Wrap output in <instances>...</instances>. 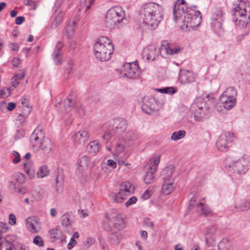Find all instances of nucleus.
I'll return each mask as SVG.
<instances>
[{
    "label": "nucleus",
    "instance_id": "nucleus-1",
    "mask_svg": "<svg viewBox=\"0 0 250 250\" xmlns=\"http://www.w3.org/2000/svg\"><path fill=\"white\" fill-rule=\"evenodd\" d=\"M184 0L176 1L173 8V16L176 22L181 21L182 29L187 31L194 30L201 22L202 15L199 11H196L185 5Z\"/></svg>",
    "mask_w": 250,
    "mask_h": 250
},
{
    "label": "nucleus",
    "instance_id": "nucleus-2",
    "mask_svg": "<svg viewBox=\"0 0 250 250\" xmlns=\"http://www.w3.org/2000/svg\"><path fill=\"white\" fill-rule=\"evenodd\" d=\"M94 51L97 59L101 61H106L110 59L111 55L113 53V45L107 37L101 36L94 44Z\"/></svg>",
    "mask_w": 250,
    "mask_h": 250
},
{
    "label": "nucleus",
    "instance_id": "nucleus-3",
    "mask_svg": "<svg viewBox=\"0 0 250 250\" xmlns=\"http://www.w3.org/2000/svg\"><path fill=\"white\" fill-rule=\"evenodd\" d=\"M156 7L155 2H149L143 6L140 13V21L148 26V28L155 30L156 28Z\"/></svg>",
    "mask_w": 250,
    "mask_h": 250
},
{
    "label": "nucleus",
    "instance_id": "nucleus-4",
    "mask_svg": "<svg viewBox=\"0 0 250 250\" xmlns=\"http://www.w3.org/2000/svg\"><path fill=\"white\" fill-rule=\"evenodd\" d=\"M125 19V12L122 7L114 6L107 12L104 24L106 28L112 29L120 23Z\"/></svg>",
    "mask_w": 250,
    "mask_h": 250
},
{
    "label": "nucleus",
    "instance_id": "nucleus-5",
    "mask_svg": "<svg viewBox=\"0 0 250 250\" xmlns=\"http://www.w3.org/2000/svg\"><path fill=\"white\" fill-rule=\"evenodd\" d=\"M249 163L250 158L244 156L231 164L227 162L225 167L229 170L233 171L234 173L242 175L245 174L248 169Z\"/></svg>",
    "mask_w": 250,
    "mask_h": 250
},
{
    "label": "nucleus",
    "instance_id": "nucleus-6",
    "mask_svg": "<svg viewBox=\"0 0 250 250\" xmlns=\"http://www.w3.org/2000/svg\"><path fill=\"white\" fill-rule=\"evenodd\" d=\"M139 68V66L137 62L126 63L123 64L120 73L124 77L136 79L140 74Z\"/></svg>",
    "mask_w": 250,
    "mask_h": 250
},
{
    "label": "nucleus",
    "instance_id": "nucleus-7",
    "mask_svg": "<svg viewBox=\"0 0 250 250\" xmlns=\"http://www.w3.org/2000/svg\"><path fill=\"white\" fill-rule=\"evenodd\" d=\"M234 134L232 133L225 132L220 135L216 142L217 149L221 151H226L233 141Z\"/></svg>",
    "mask_w": 250,
    "mask_h": 250
},
{
    "label": "nucleus",
    "instance_id": "nucleus-8",
    "mask_svg": "<svg viewBox=\"0 0 250 250\" xmlns=\"http://www.w3.org/2000/svg\"><path fill=\"white\" fill-rule=\"evenodd\" d=\"M205 103L201 99H197L191 106L192 112H194L193 117L195 121H201L205 115Z\"/></svg>",
    "mask_w": 250,
    "mask_h": 250
},
{
    "label": "nucleus",
    "instance_id": "nucleus-9",
    "mask_svg": "<svg viewBox=\"0 0 250 250\" xmlns=\"http://www.w3.org/2000/svg\"><path fill=\"white\" fill-rule=\"evenodd\" d=\"M232 13L233 20L237 25L246 26L250 21V14L247 15L246 10H233Z\"/></svg>",
    "mask_w": 250,
    "mask_h": 250
},
{
    "label": "nucleus",
    "instance_id": "nucleus-10",
    "mask_svg": "<svg viewBox=\"0 0 250 250\" xmlns=\"http://www.w3.org/2000/svg\"><path fill=\"white\" fill-rule=\"evenodd\" d=\"M44 136V132L39 126H37L34 130L30 138V142L33 149L39 150L40 143L43 139Z\"/></svg>",
    "mask_w": 250,
    "mask_h": 250
},
{
    "label": "nucleus",
    "instance_id": "nucleus-11",
    "mask_svg": "<svg viewBox=\"0 0 250 250\" xmlns=\"http://www.w3.org/2000/svg\"><path fill=\"white\" fill-rule=\"evenodd\" d=\"M89 138L88 132L85 130H81L74 133L72 136L74 146L78 148L84 146Z\"/></svg>",
    "mask_w": 250,
    "mask_h": 250
},
{
    "label": "nucleus",
    "instance_id": "nucleus-12",
    "mask_svg": "<svg viewBox=\"0 0 250 250\" xmlns=\"http://www.w3.org/2000/svg\"><path fill=\"white\" fill-rule=\"evenodd\" d=\"M156 100L154 97L146 96L142 99L141 108L142 110L147 114H152L155 113Z\"/></svg>",
    "mask_w": 250,
    "mask_h": 250
},
{
    "label": "nucleus",
    "instance_id": "nucleus-13",
    "mask_svg": "<svg viewBox=\"0 0 250 250\" xmlns=\"http://www.w3.org/2000/svg\"><path fill=\"white\" fill-rule=\"evenodd\" d=\"M109 129L115 131L117 134L123 133L127 128L126 121L123 118H116L110 121Z\"/></svg>",
    "mask_w": 250,
    "mask_h": 250
},
{
    "label": "nucleus",
    "instance_id": "nucleus-14",
    "mask_svg": "<svg viewBox=\"0 0 250 250\" xmlns=\"http://www.w3.org/2000/svg\"><path fill=\"white\" fill-rule=\"evenodd\" d=\"M27 229L32 233H37L41 229V224L35 217H29L25 220Z\"/></svg>",
    "mask_w": 250,
    "mask_h": 250
},
{
    "label": "nucleus",
    "instance_id": "nucleus-15",
    "mask_svg": "<svg viewBox=\"0 0 250 250\" xmlns=\"http://www.w3.org/2000/svg\"><path fill=\"white\" fill-rule=\"evenodd\" d=\"M148 165L150 170L146 173L144 179L145 182L147 184H151L155 181L156 171V159L154 158L150 161Z\"/></svg>",
    "mask_w": 250,
    "mask_h": 250
},
{
    "label": "nucleus",
    "instance_id": "nucleus-16",
    "mask_svg": "<svg viewBox=\"0 0 250 250\" xmlns=\"http://www.w3.org/2000/svg\"><path fill=\"white\" fill-rule=\"evenodd\" d=\"M12 181L9 182L8 187L14 192L16 191V183L22 184L25 182V175L20 172L15 173L11 176Z\"/></svg>",
    "mask_w": 250,
    "mask_h": 250
},
{
    "label": "nucleus",
    "instance_id": "nucleus-17",
    "mask_svg": "<svg viewBox=\"0 0 250 250\" xmlns=\"http://www.w3.org/2000/svg\"><path fill=\"white\" fill-rule=\"evenodd\" d=\"M156 47L155 45H150L145 48L142 53L143 59L145 61L152 62L156 58Z\"/></svg>",
    "mask_w": 250,
    "mask_h": 250
},
{
    "label": "nucleus",
    "instance_id": "nucleus-18",
    "mask_svg": "<svg viewBox=\"0 0 250 250\" xmlns=\"http://www.w3.org/2000/svg\"><path fill=\"white\" fill-rule=\"evenodd\" d=\"M182 49L183 48L179 45H175L173 47L170 46L167 41H163L162 42L160 48V53L161 54L162 52L164 51L167 54L172 55L179 53Z\"/></svg>",
    "mask_w": 250,
    "mask_h": 250
},
{
    "label": "nucleus",
    "instance_id": "nucleus-19",
    "mask_svg": "<svg viewBox=\"0 0 250 250\" xmlns=\"http://www.w3.org/2000/svg\"><path fill=\"white\" fill-rule=\"evenodd\" d=\"M174 170L173 165H170L162 169L160 177L164 181H172V175Z\"/></svg>",
    "mask_w": 250,
    "mask_h": 250
},
{
    "label": "nucleus",
    "instance_id": "nucleus-20",
    "mask_svg": "<svg viewBox=\"0 0 250 250\" xmlns=\"http://www.w3.org/2000/svg\"><path fill=\"white\" fill-rule=\"evenodd\" d=\"M90 164V159L88 156L84 155L80 157L77 161V168L80 171L86 170Z\"/></svg>",
    "mask_w": 250,
    "mask_h": 250
},
{
    "label": "nucleus",
    "instance_id": "nucleus-21",
    "mask_svg": "<svg viewBox=\"0 0 250 250\" xmlns=\"http://www.w3.org/2000/svg\"><path fill=\"white\" fill-rule=\"evenodd\" d=\"M40 146L39 150L41 149L43 153L48 154L52 150V143L51 140L48 138L44 137L40 143Z\"/></svg>",
    "mask_w": 250,
    "mask_h": 250
},
{
    "label": "nucleus",
    "instance_id": "nucleus-22",
    "mask_svg": "<svg viewBox=\"0 0 250 250\" xmlns=\"http://www.w3.org/2000/svg\"><path fill=\"white\" fill-rule=\"evenodd\" d=\"M179 78L182 83H190L193 81L192 73L188 70H181L179 73Z\"/></svg>",
    "mask_w": 250,
    "mask_h": 250
},
{
    "label": "nucleus",
    "instance_id": "nucleus-23",
    "mask_svg": "<svg viewBox=\"0 0 250 250\" xmlns=\"http://www.w3.org/2000/svg\"><path fill=\"white\" fill-rule=\"evenodd\" d=\"M220 101L224 108L229 110L233 108L236 104V99L229 98L225 96L220 97Z\"/></svg>",
    "mask_w": 250,
    "mask_h": 250
},
{
    "label": "nucleus",
    "instance_id": "nucleus-24",
    "mask_svg": "<svg viewBox=\"0 0 250 250\" xmlns=\"http://www.w3.org/2000/svg\"><path fill=\"white\" fill-rule=\"evenodd\" d=\"M134 189V187L130 182L125 181L122 183L120 191L125 196H127L132 193Z\"/></svg>",
    "mask_w": 250,
    "mask_h": 250
},
{
    "label": "nucleus",
    "instance_id": "nucleus-25",
    "mask_svg": "<svg viewBox=\"0 0 250 250\" xmlns=\"http://www.w3.org/2000/svg\"><path fill=\"white\" fill-rule=\"evenodd\" d=\"M173 182L172 181H164L162 186L161 194L167 195L170 194L173 190Z\"/></svg>",
    "mask_w": 250,
    "mask_h": 250
},
{
    "label": "nucleus",
    "instance_id": "nucleus-26",
    "mask_svg": "<svg viewBox=\"0 0 250 250\" xmlns=\"http://www.w3.org/2000/svg\"><path fill=\"white\" fill-rule=\"evenodd\" d=\"M62 46L63 45L62 43L60 42H58L56 44L55 49L52 54V56L56 65H59L61 63V60L58 58L61 55V50Z\"/></svg>",
    "mask_w": 250,
    "mask_h": 250
},
{
    "label": "nucleus",
    "instance_id": "nucleus-27",
    "mask_svg": "<svg viewBox=\"0 0 250 250\" xmlns=\"http://www.w3.org/2000/svg\"><path fill=\"white\" fill-rule=\"evenodd\" d=\"M197 211L201 214L205 216H210L212 214V210L206 205H204L202 202L197 205Z\"/></svg>",
    "mask_w": 250,
    "mask_h": 250
},
{
    "label": "nucleus",
    "instance_id": "nucleus-28",
    "mask_svg": "<svg viewBox=\"0 0 250 250\" xmlns=\"http://www.w3.org/2000/svg\"><path fill=\"white\" fill-rule=\"evenodd\" d=\"M246 5L250 6V0H247L246 2L243 0H237L233 3V10H246Z\"/></svg>",
    "mask_w": 250,
    "mask_h": 250
},
{
    "label": "nucleus",
    "instance_id": "nucleus-29",
    "mask_svg": "<svg viewBox=\"0 0 250 250\" xmlns=\"http://www.w3.org/2000/svg\"><path fill=\"white\" fill-rule=\"evenodd\" d=\"M8 236L4 240L0 241V250H15L13 244L8 240Z\"/></svg>",
    "mask_w": 250,
    "mask_h": 250
},
{
    "label": "nucleus",
    "instance_id": "nucleus-30",
    "mask_svg": "<svg viewBox=\"0 0 250 250\" xmlns=\"http://www.w3.org/2000/svg\"><path fill=\"white\" fill-rule=\"evenodd\" d=\"M112 221L115 229L119 230L124 227V220L120 215L113 217Z\"/></svg>",
    "mask_w": 250,
    "mask_h": 250
},
{
    "label": "nucleus",
    "instance_id": "nucleus-31",
    "mask_svg": "<svg viewBox=\"0 0 250 250\" xmlns=\"http://www.w3.org/2000/svg\"><path fill=\"white\" fill-rule=\"evenodd\" d=\"M75 102L71 97V96H68L64 100V107L66 112H69L74 105H76Z\"/></svg>",
    "mask_w": 250,
    "mask_h": 250
},
{
    "label": "nucleus",
    "instance_id": "nucleus-32",
    "mask_svg": "<svg viewBox=\"0 0 250 250\" xmlns=\"http://www.w3.org/2000/svg\"><path fill=\"white\" fill-rule=\"evenodd\" d=\"M218 248L219 250H232L230 243L226 239H223L219 243Z\"/></svg>",
    "mask_w": 250,
    "mask_h": 250
},
{
    "label": "nucleus",
    "instance_id": "nucleus-33",
    "mask_svg": "<svg viewBox=\"0 0 250 250\" xmlns=\"http://www.w3.org/2000/svg\"><path fill=\"white\" fill-rule=\"evenodd\" d=\"M100 147V144L97 141H92L88 146V151L90 153L96 154L99 151Z\"/></svg>",
    "mask_w": 250,
    "mask_h": 250
},
{
    "label": "nucleus",
    "instance_id": "nucleus-34",
    "mask_svg": "<svg viewBox=\"0 0 250 250\" xmlns=\"http://www.w3.org/2000/svg\"><path fill=\"white\" fill-rule=\"evenodd\" d=\"M237 91L234 88L230 87L228 88L224 93L221 96L228 97L229 98L236 99Z\"/></svg>",
    "mask_w": 250,
    "mask_h": 250
},
{
    "label": "nucleus",
    "instance_id": "nucleus-35",
    "mask_svg": "<svg viewBox=\"0 0 250 250\" xmlns=\"http://www.w3.org/2000/svg\"><path fill=\"white\" fill-rule=\"evenodd\" d=\"M49 174V171L48 167L46 165H43L40 167L37 173V176L39 178H42L48 175Z\"/></svg>",
    "mask_w": 250,
    "mask_h": 250
},
{
    "label": "nucleus",
    "instance_id": "nucleus-36",
    "mask_svg": "<svg viewBox=\"0 0 250 250\" xmlns=\"http://www.w3.org/2000/svg\"><path fill=\"white\" fill-rule=\"evenodd\" d=\"M211 26L215 31L217 33H220L223 31L222 25V20H211Z\"/></svg>",
    "mask_w": 250,
    "mask_h": 250
},
{
    "label": "nucleus",
    "instance_id": "nucleus-37",
    "mask_svg": "<svg viewBox=\"0 0 250 250\" xmlns=\"http://www.w3.org/2000/svg\"><path fill=\"white\" fill-rule=\"evenodd\" d=\"M223 15L222 9L220 8H216L213 10L211 20H222L221 18Z\"/></svg>",
    "mask_w": 250,
    "mask_h": 250
},
{
    "label": "nucleus",
    "instance_id": "nucleus-38",
    "mask_svg": "<svg viewBox=\"0 0 250 250\" xmlns=\"http://www.w3.org/2000/svg\"><path fill=\"white\" fill-rule=\"evenodd\" d=\"M185 135L186 131L185 130H179L178 131H175L172 134L171 139L172 140L176 141L184 138Z\"/></svg>",
    "mask_w": 250,
    "mask_h": 250
},
{
    "label": "nucleus",
    "instance_id": "nucleus-39",
    "mask_svg": "<svg viewBox=\"0 0 250 250\" xmlns=\"http://www.w3.org/2000/svg\"><path fill=\"white\" fill-rule=\"evenodd\" d=\"M125 147V141L124 140H120L115 146V149L118 153L123 152Z\"/></svg>",
    "mask_w": 250,
    "mask_h": 250
},
{
    "label": "nucleus",
    "instance_id": "nucleus-40",
    "mask_svg": "<svg viewBox=\"0 0 250 250\" xmlns=\"http://www.w3.org/2000/svg\"><path fill=\"white\" fill-rule=\"evenodd\" d=\"M116 134H117L115 133V131H113L112 129H109V125H108L107 127V129L104 132V135L103 136V139L104 140L107 141L112 137L114 136Z\"/></svg>",
    "mask_w": 250,
    "mask_h": 250
},
{
    "label": "nucleus",
    "instance_id": "nucleus-41",
    "mask_svg": "<svg viewBox=\"0 0 250 250\" xmlns=\"http://www.w3.org/2000/svg\"><path fill=\"white\" fill-rule=\"evenodd\" d=\"M62 225L63 228H67L71 226L69 215L67 213L63 214L61 217Z\"/></svg>",
    "mask_w": 250,
    "mask_h": 250
},
{
    "label": "nucleus",
    "instance_id": "nucleus-42",
    "mask_svg": "<svg viewBox=\"0 0 250 250\" xmlns=\"http://www.w3.org/2000/svg\"><path fill=\"white\" fill-rule=\"evenodd\" d=\"M157 92H159L162 93H169L172 94L176 92V89L173 87L157 88Z\"/></svg>",
    "mask_w": 250,
    "mask_h": 250
},
{
    "label": "nucleus",
    "instance_id": "nucleus-43",
    "mask_svg": "<svg viewBox=\"0 0 250 250\" xmlns=\"http://www.w3.org/2000/svg\"><path fill=\"white\" fill-rule=\"evenodd\" d=\"M75 109L80 116H83L85 114V110L84 107L81 104H76Z\"/></svg>",
    "mask_w": 250,
    "mask_h": 250
},
{
    "label": "nucleus",
    "instance_id": "nucleus-44",
    "mask_svg": "<svg viewBox=\"0 0 250 250\" xmlns=\"http://www.w3.org/2000/svg\"><path fill=\"white\" fill-rule=\"evenodd\" d=\"M103 228L107 231H113L114 228L112 220L104 222L103 223Z\"/></svg>",
    "mask_w": 250,
    "mask_h": 250
},
{
    "label": "nucleus",
    "instance_id": "nucleus-45",
    "mask_svg": "<svg viewBox=\"0 0 250 250\" xmlns=\"http://www.w3.org/2000/svg\"><path fill=\"white\" fill-rule=\"evenodd\" d=\"M126 196L122 192L119 191V192L116 194L114 200L117 203H122L126 198Z\"/></svg>",
    "mask_w": 250,
    "mask_h": 250
},
{
    "label": "nucleus",
    "instance_id": "nucleus-46",
    "mask_svg": "<svg viewBox=\"0 0 250 250\" xmlns=\"http://www.w3.org/2000/svg\"><path fill=\"white\" fill-rule=\"evenodd\" d=\"M76 24V22L75 21H69L67 26L66 27V31L67 32L68 34H72L74 32V28L73 26H74Z\"/></svg>",
    "mask_w": 250,
    "mask_h": 250
},
{
    "label": "nucleus",
    "instance_id": "nucleus-47",
    "mask_svg": "<svg viewBox=\"0 0 250 250\" xmlns=\"http://www.w3.org/2000/svg\"><path fill=\"white\" fill-rule=\"evenodd\" d=\"M157 11H158L159 13L157 15H159L158 18L157 19V26L158 25V23L160 22L161 21H162L164 17V9L162 6L158 4H157Z\"/></svg>",
    "mask_w": 250,
    "mask_h": 250
},
{
    "label": "nucleus",
    "instance_id": "nucleus-48",
    "mask_svg": "<svg viewBox=\"0 0 250 250\" xmlns=\"http://www.w3.org/2000/svg\"><path fill=\"white\" fill-rule=\"evenodd\" d=\"M33 243L39 247H43L44 246V241L42 238L40 236H36L33 239Z\"/></svg>",
    "mask_w": 250,
    "mask_h": 250
},
{
    "label": "nucleus",
    "instance_id": "nucleus-49",
    "mask_svg": "<svg viewBox=\"0 0 250 250\" xmlns=\"http://www.w3.org/2000/svg\"><path fill=\"white\" fill-rule=\"evenodd\" d=\"M250 209V200L246 201L242 203L239 206V210L241 211Z\"/></svg>",
    "mask_w": 250,
    "mask_h": 250
},
{
    "label": "nucleus",
    "instance_id": "nucleus-50",
    "mask_svg": "<svg viewBox=\"0 0 250 250\" xmlns=\"http://www.w3.org/2000/svg\"><path fill=\"white\" fill-rule=\"evenodd\" d=\"M50 235L54 239H59L60 236V231L57 229H52L50 231Z\"/></svg>",
    "mask_w": 250,
    "mask_h": 250
},
{
    "label": "nucleus",
    "instance_id": "nucleus-51",
    "mask_svg": "<svg viewBox=\"0 0 250 250\" xmlns=\"http://www.w3.org/2000/svg\"><path fill=\"white\" fill-rule=\"evenodd\" d=\"M63 17V13L62 12H60V13H58L55 21H54V22H53L52 25L54 24H55V27L57 26V25L59 24H60V23L62 21Z\"/></svg>",
    "mask_w": 250,
    "mask_h": 250
},
{
    "label": "nucleus",
    "instance_id": "nucleus-52",
    "mask_svg": "<svg viewBox=\"0 0 250 250\" xmlns=\"http://www.w3.org/2000/svg\"><path fill=\"white\" fill-rule=\"evenodd\" d=\"M12 155L15 157L13 159V163L17 164L21 161L20 154L16 151H13L12 152Z\"/></svg>",
    "mask_w": 250,
    "mask_h": 250
},
{
    "label": "nucleus",
    "instance_id": "nucleus-53",
    "mask_svg": "<svg viewBox=\"0 0 250 250\" xmlns=\"http://www.w3.org/2000/svg\"><path fill=\"white\" fill-rule=\"evenodd\" d=\"M137 201V197L135 196H132L125 203V205L126 207H128V206L136 203Z\"/></svg>",
    "mask_w": 250,
    "mask_h": 250
},
{
    "label": "nucleus",
    "instance_id": "nucleus-54",
    "mask_svg": "<svg viewBox=\"0 0 250 250\" xmlns=\"http://www.w3.org/2000/svg\"><path fill=\"white\" fill-rule=\"evenodd\" d=\"M77 244V242L73 237H71L67 245V249L71 250Z\"/></svg>",
    "mask_w": 250,
    "mask_h": 250
},
{
    "label": "nucleus",
    "instance_id": "nucleus-55",
    "mask_svg": "<svg viewBox=\"0 0 250 250\" xmlns=\"http://www.w3.org/2000/svg\"><path fill=\"white\" fill-rule=\"evenodd\" d=\"M9 224L11 225L16 224V218L14 214L11 213L9 215Z\"/></svg>",
    "mask_w": 250,
    "mask_h": 250
},
{
    "label": "nucleus",
    "instance_id": "nucleus-56",
    "mask_svg": "<svg viewBox=\"0 0 250 250\" xmlns=\"http://www.w3.org/2000/svg\"><path fill=\"white\" fill-rule=\"evenodd\" d=\"M144 224L147 227H152L154 225L153 222L148 218L144 219Z\"/></svg>",
    "mask_w": 250,
    "mask_h": 250
},
{
    "label": "nucleus",
    "instance_id": "nucleus-57",
    "mask_svg": "<svg viewBox=\"0 0 250 250\" xmlns=\"http://www.w3.org/2000/svg\"><path fill=\"white\" fill-rule=\"evenodd\" d=\"M94 243H95V239L91 237H90V238H88V239H87V240L86 241V243L84 244V245H85V247L88 248L90 246L94 244Z\"/></svg>",
    "mask_w": 250,
    "mask_h": 250
},
{
    "label": "nucleus",
    "instance_id": "nucleus-58",
    "mask_svg": "<svg viewBox=\"0 0 250 250\" xmlns=\"http://www.w3.org/2000/svg\"><path fill=\"white\" fill-rule=\"evenodd\" d=\"M25 21V18L23 16L18 17L15 19V23L17 25L21 24Z\"/></svg>",
    "mask_w": 250,
    "mask_h": 250
},
{
    "label": "nucleus",
    "instance_id": "nucleus-59",
    "mask_svg": "<svg viewBox=\"0 0 250 250\" xmlns=\"http://www.w3.org/2000/svg\"><path fill=\"white\" fill-rule=\"evenodd\" d=\"M0 229L2 230L3 232H7L9 229L7 224L2 222H0Z\"/></svg>",
    "mask_w": 250,
    "mask_h": 250
},
{
    "label": "nucleus",
    "instance_id": "nucleus-60",
    "mask_svg": "<svg viewBox=\"0 0 250 250\" xmlns=\"http://www.w3.org/2000/svg\"><path fill=\"white\" fill-rule=\"evenodd\" d=\"M20 61L18 58H14L11 61L12 65L15 67H18L20 64Z\"/></svg>",
    "mask_w": 250,
    "mask_h": 250
},
{
    "label": "nucleus",
    "instance_id": "nucleus-61",
    "mask_svg": "<svg viewBox=\"0 0 250 250\" xmlns=\"http://www.w3.org/2000/svg\"><path fill=\"white\" fill-rule=\"evenodd\" d=\"M107 165L112 168H114L116 167V163L113 160H108L107 161Z\"/></svg>",
    "mask_w": 250,
    "mask_h": 250
},
{
    "label": "nucleus",
    "instance_id": "nucleus-62",
    "mask_svg": "<svg viewBox=\"0 0 250 250\" xmlns=\"http://www.w3.org/2000/svg\"><path fill=\"white\" fill-rule=\"evenodd\" d=\"M9 48L13 51H17L19 49V46L17 43H12L9 45Z\"/></svg>",
    "mask_w": 250,
    "mask_h": 250
},
{
    "label": "nucleus",
    "instance_id": "nucleus-63",
    "mask_svg": "<svg viewBox=\"0 0 250 250\" xmlns=\"http://www.w3.org/2000/svg\"><path fill=\"white\" fill-rule=\"evenodd\" d=\"M16 106V104L14 103L10 102L8 104L7 106V109L9 111L13 110Z\"/></svg>",
    "mask_w": 250,
    "mask_h": 250
},
{
    "label": "nucleus",
    "instance_id": "nucleus-64",
    "mask_svg": "<svg viewBox=\"0 0 250 250\" xmlns=\"http://www.w3.org/2000/svg\"><path fill=\"white\" fill-rule=\"evenodd\" d=\"M150 194L148 190H146L145 192H144L141 195V198H142L143 200H146L149 198Z\"/></svg>",
    "mask_w": 250,
    "mask_h": 250
}]
</instances>
